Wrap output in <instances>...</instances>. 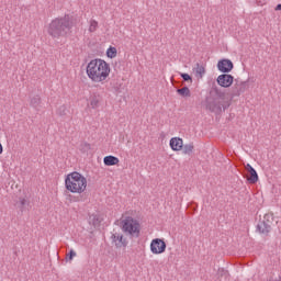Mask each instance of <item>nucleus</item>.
Returning a JSON list of instances; mask_svg holds the SVG:
<instances>
[{"mask_svg":"<svg viewBox=\"0 0 281 281\" xmlns=\"http://www.w3.org/2000/svg\"><path fill=\"white\" fill-rule=\"evenodd\" d=\"M65 187L72 194H82L87 190V178L78 171L70 172L65 178Z\"/></svg>","mask_w":281,"mask_h":281,"instance_id":"4","label":"nucleus"},{"mask_svg":"<svg viewBox=\"0 0 281 281\" xmlns=\"http://www.w3.org/2000/svg\"><path fill=\"white\" fill-rule=\"evenodd\" d=\"M67 106H65V105H61V106H59V109H58V114L59 115H67Z\"/></svg>","mask_w":281,"mask_h":281,"instance_id":"27","label":"nucleus"},{"mask_svg":"<svg viewBox=\"0 0 281 281\" xmlns=\"http://www.w3.org/2000/svg\"><path fill=\"white\" fill-rule=\"evenodd\" d=\"M101 102L102 95H100L99 93H92L89 98V106H91V109H98Z\"/></svg>","mask_w":281,"mask_h":281,"instance_id":"13","label":"nucleus"},{"mask_svg":"<svg viewBox=\"0 0 281 281\" xmlns=\"http://www.w3.org/2000/svg\"><path fill=\"white\" fill-rule=\"evenodd\" d=\"M227 276H229V272L223 268H220L217 270V277L218 278H227Z\"/></svg>","mask_w":281,"mask_h":281,"instance_id":"25","label":"nucleus"},{"mask_svg":"<svg viewBox=\"0 0 281 281\" xmlns=\"http://www.w3.org/2000/svg\"><path fill=\"white\" fill-rule=\"evenodd\" d=\"M166 241L161 238H155L150 243V251L151 254H164L166 251Z\"/></svg>","mask_w":281,"mask_h":281,"instance_id":"8","label":"nucleus"},{"mask_svg":"<svg viewBox=\"0 0 281 281\" xmlns=\"http://www.w3.org/2000/svg\"><path fill=\"white\" fill-rule=\"evenodd\" d=\"M245 170L249 175V177L247 178V181L252 184L258 183V172L256 171V169L249 164H247L245 166Z\"/></svg>","mask_w":281,"mask_h":281,"instance_id":"12","label":"nucleus"},{"mask_svg":"<svg viewBox=\"0 0 281 281\" xmlns=\"http://www.w3.org/2000/svg\"><path fill=\"white\" fill-rule=\"evenodd\" d=\"M111 74V65L104 59H92L87 65V76L92 82H104Z\"/></svg>","mask_w":281,"mask_h":281,"instance_id":"2","label":"nucleus"},{"mask_svg":"<svg viewBox=\"0 0 281 281\" xmlns=\"http://www.w3.org/2000/svg\"><path fill=\"white\" fill-rule=\"evenodd\" d=\"M20 205H21V210H23V207L27 205V200H25V198H20Z\"/></svg>","mask_w":281,"mask_h":281,"instance_id":"28","label":"nucleus"},{"mask_svg":"<svg viewBox=\"0 0 281 281\" xmlns=\"http://www.w3.org/2000/svg\"><path fill=\"white\" fill-rule=\"evenodd\" d=\"M180 77L184 82H190L192 85V76L186 72H180Z\"/></svg>","mask_w":281,"mask_h":281,"instance_id":"24","label":"nucleus"},{"mask_svg":"<svg viewBox=\"0 0 281 281\" xmlns=\"http://www.w3.org/2000/svg\"><path fill=\"white\" fill-rule=\"evenodd\" d=\"M234 81H235L234 76L227 72H223L216 79L217 85L220 87H223L224 89H228V87H232V85H234Z\"/></svg>","mask_w":281,"mask_h":281,"instance_id":"9","label":"nucleus"},{"mask_svg":"<svg viewBox=\"0 0 281 281\" xmlns=\"http://www.w3.org/2000/svg\"><path fill=\"white\" fill-rule=\"evenodd\" d=\"M89 223H91L93 227H100V223H102V217L98 214H92L89 217Z\"/></svg>","mask_w":281,"mask_h":281,"instance_id":"17","label":"nucleus"},{"mask_svg":"<svg viewBox=\"0 0 281 281\" xmlns=\"http://www.w3.org/2000/svg\"><path fill=\"white\" fill-rule=\"evenodd\" d=\"M181 150L183 155H191L192 153H194V143L182 145Z\"/></svg>","mask_w":281,"mask_h":281,"instance_id":"19","label":"nucleus"},{"mask_svg":"<svg viewBox=\"0 0 281 281\" xmlns=\"http://www.w3.org/2000/svg\"><path fill=\"white\" fill-rule=\"evenodd\" d=\"M74 25H76V20H74V16L65 14L61 18L54 19L49 23L47 33L49 36H52V38H65L67 35L71 34Z\"/></svg>","mask_w":281,"mask_h":281,"instance_id":"1","label":"nucleus"},{"mask_svg":"<svg viewBox=\"0 0 281 281\" xmlns=\"http://www.w3.org/2000/svg\"><path fill=\"white\" fill-rule=\"evenodd\" d=\"M97 30H98V21L91 20L90 26H89V32H95Z\"/></svg>","mask_w":281,"mask_h":281,"instance_id":"26","label":"nucleus"},{"mask_svg":"<svg viewBox=\"0 0 281 281\" xmlns=\"http://www.w3.org/2000/svg\"><path fill=\"white\" fill-rule=\"evenodd\" d=\"M89 150H91V144L89 143H81L80 144V151L81 153H88Z\"/></svg>","mask_w":281,"mask_h":281,"instance_id":"22","label":"nucleus"},{"mask_svg":"<svg viewBox=\"0 0 281 281\" xmlns=\"http://www.w3.org/2000/svg\"><path fill=\"white\" fill-rule=\"evenodd\" d=\"M229 106L231 103L225 99V92L217 87H213L210 95L206 98V109L211 111V113L221 115V113L226 109H229Z\"/></svg>","mask_w":281,"mask_h":281,"instance_id":"3","label":"nucleus"},{"mask_svg":"<svg viewBox=\"0 0 281 281\" xmlns=\"http://www.w3.org/2000/svg\"><path fill=\"white\" fill-rule=\"evenodd\" d=\"M103 164L104 166H117V164H120V158L115 157V156H105L103 158Z\"/></svg>","mask_w":281,"mask_h":281,"instance_id":"15","label":"nucleus"},{"mask_svg":"<svg viewBox=\"0 0 281 281\" xmlns=\"http://www.w3.org/2000/svg\"><path fill=\"white\" fill-rule=\"evenodd\" d=\"M193 71H195L196 78H203V76H205V66L196 64Z\"/></svg>","mask_w":281,"mask_h":281,"instance_id":"16","label":"nucleus"},{"mask_svg":"<svg viewBox=\"0 0 281 281\" xmlns=\"http://www.w3.org/2000/svg\"><path fill=\"white\" fill-rule=\"evenodd\" d=\"M111 239L112 243L115 245L116 249H126V247H128V240L126 239V237H124V235L120 233L112 234Z\"/></svg>","mask_w":281,"mask_h":281,"instance_id":"10","label":"nucleus"},{"mask_svg":"<svg viewBox=\"0 0 281 281\" xmlns=\"http://www.w3.org/2000/svg\"><path fill=\"white\" fill-rule=\"evenodd\" d=\"M3 154V145H1V143H0V155H2Z\"/></svg>","mask_w":281,"mask_h":281,"instance_id":"30","label":"nucleus"},{"mask_svg":"<svg viewBox=\"0 0 281 281\" xmlns=\"http://www.w3.org/2000/svg\"><path fill=\"white\" fill-rule=\"evenodd\" d=\"M274 10H277V11H281V4L279 3V4H277V7H276V9Z\"/></svg>","mask_w":281,"mask_h":281,"instance_id":"29","label":"nucleus"},{"mask_svg":"<svg viewBox=\"0 0 281 281\" xmlns=\"http://www.w3.org/2000/svg\"><path fill=\"white\" fill-rule=\"evenodd\" d=\"M76 258V250L70 249L69 252L66 255V262H71Z\"/></svg>","mask_w":281,"mask_h":281,"instance_id":"23","label":"nucleus"},{"mask_svg":"<svg viewBox=\"0 0 281 281\" xmlns=\"http://www.w3.org/2000/svg\"><path fill=\"white\" fill-rule=\"evenodd\" d=\"M169 146L171 149L179 151L183 148V139L179 137H173L170 139Z\"/></svg>","mask_w":281,"mask_h":281,"instance_id":"14","label":"nucleus"},{"mask_svg":"<svg viewBox=\"0 0 281 281\" xmlns=\"http://www.w3.org/2000/svg\"><path fill=\"white\" fill-rule=\"evenodd\" d=\"M273 214L267 213L263 215L262 218L259 220L256 229L259 234L262 236H269L271 234V229H273V223H274Z\"/></svg>","mask_w":281,"mask_h":281,"instance_id":"6","label":"nucleus"},{"mask_svg":"<svg viewBox=\"0 0 281 281\" xmlns=\"http://www.w3.org/2000/svg\"><path fill=\"white\" fill-rule=\"evenodd\" d=\"M106 56L108 58H115V56H117V48L115 47L108 48Z\"/></svg>","mask_w":281,"mask_h":281,"instance_id":"21","label":"nucleus"},{"mask_svg":"<svg viewBox=\"0 0 281 281\" xmlns=\"http://www.w3.org/2000/svg\"><path fill=\"white\" fill-rule=\"evenodd\" d=\"M177 93L181 95V98H190V95H192L188 87L177 89Z\"/></svg>","mask_w":281,"mask_h":281,"instance_id":"20","label":"nucleus"},{"mask_svg":"<svg viewBox=\"0 0 281 281\" xmlns=\"http://www.w3.org/2000/svg\"><path fill=\"white\" fill-rule=\"evenodd\" d=\"M121 229L124 234H128L132 238H139L142 232V225L139 221L133 218V216H126L121 221Z\"/></svg>","mask_w":281,"mask_h":281,"instance_id":"5","label":"nucleus"},{"mask_svg":"<svg viewBox=\"0 0 281 281\" xmlns=\"http://www.w3.org/2000/svg\"><path fill=\"white\" fill-rule=\"evenodd\" d=\"M217 69L222 74H229L234 69V63L229 59H222L217 63Z\"/></svg>","mask_w":281,"mask_h":281,"instance_id":"11","label":"nucleus"},{"mask_svg":"<svg viewBox=\"0 0 281 281\" xmlns=\"http://www.w3.org/2000/svg\"><path fill=\"white\" fill-rule=\"evenodd\" d=\"M30 104L35 111H40L41 109V97L40 95H34L31 98Z\"/></svg>","mask_w":281,"mask_h":281,"instance_id":"18","label":"nucleus"},{"mask_svg":"<svg viewBox=\"0 0 281 281\" xmlns=\"http://www.w3.org/2000/svg\"><path fill=\"white\" fill-rule=\"evenodd\" d=\"M247 89H249V81H240L239 79H235L229 95L231 98H238V95L245 93Z\"/></svg>","mask_w":281,"mask_h":281,"instance_id":"7","label":"nucleus"}]
</instances>
